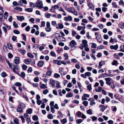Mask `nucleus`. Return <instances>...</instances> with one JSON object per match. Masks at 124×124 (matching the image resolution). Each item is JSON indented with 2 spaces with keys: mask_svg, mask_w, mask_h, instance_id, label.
<instances>
[{
  "mask_svg": "<svg viewBox=\"0 0 124 124\" xmlns=\"http://www.w3.org/2000/svg\"><path fill=\"white\" fill-rule=\"evenodd\" d=\"M36 7L39 9H41L43 8L42 1L41 0H38L36 3Z\"/></svg>",
  "mask_w": 124,
  "mask_h": 124,
  "instance_id": "nucleus-1",
  "label": "nucleus"
},
{
  "mask_svg": "<svg viewBox=\"0 0 124 124\" xmlns=\"http://www.w3.org/2000/svg\"><path fill=\"white\" fill-rule=\"evenodd\" d=\"M76 45V43L75 40H72L70 42L69 46L71 50H73L74 48H76L75 45Z\"/></svg>",
  "mask_w": 124,
  "mask_h": 124,
  "instance_id": "nucleus-2",
  "label": "nucleus"
},
{
  "mask_svg": "<svg viewBox=\"0 0 124 124\" xmlns=\"http://www.w3.org/2000/svg\"><path fill=\"white\" fill-rule=\"evenodd\" d=\"M106 84L108 85H110L112 83L113 84V82L112 79L108 77L105 78Z\"/></svg>",
  "mask_w": 124,
  "mask_h": 124,
  "instance_id": "nucleus-3",
  "label": "nucleus"
},
{
  "mask_svg": "<svg viewBox=\"0 0 124 124\" xmlns=\"http://www.w3.org/2000/svg\"><path fill=\"white\" fill-rule=\"evenodd\" d=\"M13 68H11L12 69V70L16 74H18L19 73L18 72L16 71V70L17 71H18L19 70V66L17 65H14V64H13Z\"/></svg>",
  "mask_w": 124,
  "mask_h": 124,
  "instance_id": "nucleus-4",
  "label": "nucleus"
},
{
  "mask_svg": "<svg viewBox=\"0 0 124 124\" xmlns=\"http://www.w3.org/2000/svg\"><path fill=\"white\" fill-rule=\"evenodd\" d=\"M69 12L72 13L76 16L78 15L77 12L73 7L70 8V11Z\"/></svg>",
  "mask_w": 124,
  "mask_h": 124,
  "instance_id": "nucleus-5",
  "label": "nucleus"
},
{
  "mask_svg": "<svg viewBox=\"0 0 124 124\" xmlns=\"http://www.w3.org/2000/svg\"><path fill=\"white\" fill-rule=\"evenodd\" d=\"M82 44H81V46L84 47H87L88 46L87 44V41L85 40L84 39L82 41Z\"/></svg>",
  "mask_w": 124,
  "mask_h": 124,
  "instance_id": "nucleus-6",
  "label": "nucleus"
},
{
  "mask_svg": "<svg viewBox=\"0 0 124 124\" xmlns=\"http://www.w3.org/2000/svg\"><path fill=\"white\" fill-rule=\"evenodd\" d=\"M110 47L111 49L116 50L118 48V46L117 45H116L115 46L111 45L110 46Z\"/></svg>",
  "mask_w": 124,
  "mask_h": 124,
  "instance_id": "nucleus-7",
  "label": "nucleus"
},
{
  "mask_svg": "<svg viewBox=\"0 0 124 124\" xmlns=\"http://www.w3.org/2000/svg\"><path fill=\"white\" fill-rule=\"evenodd\" d=\"M16 58L14 59L15 63L16 64H18L20 63V59L19 57H16Z\"/></svg>",
  "mask_w": 124,
  "mask_h": 124,
  "instance_id": "nucleus-8",
  "label": "nucleus"
},
{
  "mask_svg": "<svg viewBox=\"0 0 124 124\" xmlns=\"http://www.w3.org/2000/svg\"><path fill=\"white\" fill-rule=\"evenodd\" d=\"M64 28V26L63 24L61 23H59L57 26L56 27V28L57 29H62Z\"/></svg>",
  "mask_w": 124,
  "mask_h": 124,
  "instance_id": "nucleus-9",
  "label": "nucleus"
},
{
  "mask_svg": "<svg viewBox=\"0 0 124 124\" xmlns=\"http://www.w3.org/2000/svg\"><path fill=\"white\" fill-rule=\"evenodd\" d=\"M99 107L100 108V110L102 111H103L105 109L107 108V107L104 106L102 105H100L99 106Z\"/></svg>",
  "mask_w": 124,
  "mask_h": 124,
  "instance_id": "nucleus-10",
  "label": "nucleus"
},
{
  "mask_svg": "<svg viewBox=\"0 0 124 124\" xmlns=\"http://www.w3.org/2000/svg\"><path fill=\"white\" fill-rule=\"evenodd\" d=\"M64 19L66 21H71L72 20V17L70 16H69L68 17H64Z\"/></svg>",
  "mask_w": 124,
  "mask_h": 124,
  "instance_id": "nucleus-11",
  "label": "nucleus"
},
{
  "mask_svg": "<svg viewBox=\"0 0 124 124\" xmlns=\"http://www.w3.org/2000/svg\"><path fill=\"white\" fill-rule=\"evenodd\" d=\"M50 84L52 87H54L55 84V81L52 79H50Z\"/></svg>",
  "mask_w": 124,
  "mask_h": 124,
  "instance_id": "nucleus-12",
  "label": "nucleus"
},
{
  "mask_svg": "<svg viewBox=\"0 0 124 124\" xmlns=\"http://www.w3.org/2000/svg\"><path fill=\"white\" fill-rule=\"evenodd\" d=\"M44 62L42 61H39L38 63V66L39 67H42L44 64Z\"/></svg>",
  "mask_w": 124,
  "mask_h": 124,
  "instance_id": "nucleus-13",
  "label": "nucleus"
},
{
  "mask_svg": "<svg viewBox=\"0 0 124 124\" xmlns=\"http://www.w3.org/2000/svg\"><path fill=\"white\" fill-rule=\"evenodd\" d=\"M105 62L104 61L99 62V69L101 68L102 66V65L105 64Z\"/></svg>",
  "mask_w": 124,
  "mask_h": 124,
  "instance_id": "nucleus-14",
  "label": "nucleus"
},
{
  "mask_svg": "<svg viewBox=\"0 0 124 124\" xmlns=\"http://www.w3.org/2000/svg\"><path fill=\"white\" fill-rule=\"evenodd\" d=\"M86 28L85 26H78L77 27V29L78 30L80 31L81 30H84Z\"/></svg>",
  "mask_w": 124,
  "mask_h": 124,
  "instance_id": "nucleus-15",
  "label": "nucleus"
},
{
  "mask_svg": "<svg viewBox=\"0 0 124 124\" xmlns=\"http://www.w3.org/2000/svg\"><path fill=\"white\" fill-rule=\"evenodd\" d=\"M88 6L90 9L92 10H93L94 9V7L92 3H89L88 4Z\"/></svg>",
  "mask_w": 124,
  "mask_h": 124,
  "instance_id": "nucleus-16",
  "label": "nucleus"
},
{
  "mask_svg": "<svg viewBox=\"0 0 124 124\" xmlns=\"http://www.w3.org/2000/svg\"><path fill=\"white\" fill-rule=\"evenodd\" d=\"M73 93L71 92H69L67 93L66 95V96L67 98L71 97L73 96Z\"/></svg>",
  "mask_w": 124,
  "mask_h": 124,
  "instance_id": "nucleus-17",
  "label": "nucleus"
},
{
  "mask_svg": "<svg viewBox=\"0 0 124 124\" xmlns=\"http://www.w3.org/2000/svg\"><path fill=\"white\" fill-rule=\"evenodd\" d=\"M17 19L18 20L22 21L23 20H24V17L23 16H18Z\"/></svg>",
  "mask_w": 124,
  "mask_h": 124,
  "instance_id": "nucleus-18",
  "label": "nucleus"
},
{
  "mask_svg": "<svg viewBox=\"0 0 124 124\" xmlns=\"http://www.w3.org/2000/svg\"><path fill=\"white\" fill-rule=\"evenodd\" d=\"M21 108L23 109H24L25 108V104L23 103H21L20 104H19L18 105Z\"/></svg>",
  "mask_w": 124,
  "mask_h": 124,
  "instance_id": "nucleus-19",
  "label": "nucleus"
},
{
  "mask_svg": "<svg viewBox=\"0 0 124 124\" xmlns=\"http://www.w3.org/2000/svg\"><path fill=\"white\" fill-rule=\"evenodd\" d=\"M17 111L19 113H22L23 112V109L18 106Z\"/></svg>",
  "mask_w": 124,
  "mask_h": 124,
  "instance_id": "nucleus-20",
  "label": "nucleus"
},
{
  "mask_svg": "<svg viewBox=\"0 0 124 124\" xmlns=\"http://www.w3.org/2000/svg\"><path fill=\"white\" fill-rule=\"evenodd\" d=\"M118 64L117 61L116 60H113L112 63V64L113 65H117Z\"/></svg>",
  "mask_w": 124,
  "mask_h": 124,
  "instance_id": "nucleus-21",
  "label": "nucleus"
},
{
  "mask_svg": "<svg viewBox=\"0 0 124 124\" xmlns=\"http://www.w3.org/2000/svg\"><path fill=\"white\" fill-rule=\"evenodd\" d=\"M86 113L89 115H92L93 114L92 110L91 109H89L86 111Z\"/></svg>",
  "mask_w": 124,
  "mask_h": 124,
  "instance_id": "nucleus-22",
  "label": "nucleus"
},
{
  "mask_svg": "<svg viewBox=\"0 0 124 124\" xmlns=\"http://www.w3.org/2000/svg\"><path fill=\"white\" fill-rule=\"evenodd\" d=\"M63 55L64 57V60H67L69 59V56L67 53H65Z\"/></svg>",
  "mask_w": 124,
  "mask_h": 124,
  "instance_id": "nucleus-23",
  "label": "nucleus"
},
{
  "mask_svg": "<svg viewBox=\"0 0 124 124\" xmlns=\"http://www.w3.org/2000/svg\"><path fill=\"white\" fill-rule=\"evenodd\" d=\"M6 62L7 63L10 68H12L13 64L10 63L9 61L8 60H6Z\"/></svg>",
  "mask_w": 124,
  "mask_h": 124,
  "instance_id": "nucleus-24",
  "label": "nucleus"
},
{
  "mask_svg": "<svg viewBox=\"0 0 124 124\" xmlns=\"http://www.w3.org/2000/svg\"><path fill=\"white\" fill-rule=\"evenodd\" d=\"M63 69L62 68H61L59 69V72L61 73V75L62 76H63L64 75V73L63 71Z\"/></svg>",
  "mask_w": 124,
  "mask_h": 124,
  "instance_id": "nucleus-25",
  "label": "nucleus"
},
{
  "mask_svg": "<svg viewBox=\"0 0 124 124\" xmlns=\"http://www.w3.org/2000/svg\"><path fill=\"white\" fill-rule=\"evenodd\" d=\"M102 90V88L100 87H98V88L95 90V91L97 92H99Z\"/></svg>",
  "mask_w": 124,
  "mask_h": 124,
  "instance_id": "nucleus-26",
  "label": "nucleus"
},
{
  "mask_svg": "<svg viewBox=\"0 0 124 124\" xmlns=\"http://www.w3.org/2000/svg\"><path fill=\"white\" fill-rule=\"evenodd\" d=\"M56 87L57 88H61V86L60 85V82L57 81L56 83Z\"/></svg>",
  "mask_w": 124,
  "mask_h": 124,
  "instance_id": "nucleus-27",
  "label": "nucleus"
},
{
  "mask_svg": "<svg viewBox=\"0 0 124 124\" xmlns=\"http://www.w3.org/2000/svg\"><path fill=\"white\" fill-rule=\"evenodd\" d=\"M120 51L124 52V45H122L120 46Z\"/></svg>",
  "mask_w": 124,
  "mask_h": 124,
  "instance_id": "nucleus-28",
  "label": "nucleus"
},
{
  "mask_svg": "<svg viewBox=\"0 0 124 124\" xmlns=\"http://www.w3.org/2000/svg\"><path fill=\"white\" fill-rule=\"evenodd\" d=\"M51 24L52 25L55 27L56 28V27L58 25L56 23V22L55 21H52Z\"/></svg>",
  "mask_w": 124,
  "mask_h": 124,
  "instance_id": "nucleus-29",
  "label": "nucleus"
},
{
  "mask_svg": "<svg viewBox=\"0 0 124 124\" xmlns=\"http://www.w3.org/2000/svg\"><path fill=\"white\" fill-rule=\"evenodd\" d=\"M51 16V14L48 13H46L45 15V17L47 18H49Z\"/></svg>",
  "mask_w": 124,
  "mask_h": 124,
  "instance_id": "nucleus-30",
  "label": "nucleus"
},
{
  "mask_svg": "<svg viewBox=\"0 0 124 124\" xmlns=\"http://www.w3.org/2000/svg\"><path fill=\"white\" fill-rule=\"evenodd\" d=\"M76 116L78 117H80L82 114L81 113L80 111H78L76 114Z\"/></svg>",
  "mask_w": 124,
  "mask_h": 124,
  "instance_id": "nucleus-31",
  "label": "nucleus"
},
{
  "mask_svg": "<svg viewBox=\"0 0 124 124\" xmlns=\"http://www.w3.org/2000/svg\"><path fill=\"white\" fill-rule=\"evenodd\" d=\"M40 88L41 89H45L47 88L46 85L45 84H42L40 87Z\"/></svg>",
  "mask_w": 124,
  "mask_h": 124,
  "instance_id": "nucleus-32",
  "label": "nucleus"
},
{
  "mask_svg": "<svg viewBox=\"0 0 124 124\" xmlns=\"http://www.w3.org/2000/svg\"><path fill=\"white\" fill-rule=\"evenodd\" d=\"M7 45L8 49H13V47L11 44H7Z\"/></svg>",
  "mask_w": 124,
  "mask_h": 124,
  "instance_id": "nucleus-33",
  "label": "nucleus"
},
{
  "mask_svg": "<svg viewBox=\"0 0 124 124\" xmlns=\"http://www.w3.org/2000/svg\"><path fill=\"white\" fill-rule=\"evenodd\" d=\"M24 62L27 64H29L30 63V61L28 59H26L24 60Z\"/></svg>",
  "mask_w": 124,
  "mask_h": 124,
  "instance_id": "nucleus-34",
  "label": "nucleus"
},
{
  "mask_svg": "<svg viewBox=\"0 0 124 124\" xmlns=\"http://www.w3.org/2000/svg\"><path fill=\"white\" fill-rule=\"evenodd\" d=\"M15 85L17 86H22V84L21 83L19 82H16L15 83Z\"/></svg>",
  "mask_w": 124,
  "mask_h": 124,
  "instance_id": "nucleus-35",
  "label": "nucleus"
},
{
  "mask_svg": "<svg viewBox=\"0 0 124 124\" xmlns=\"http://www.w3.org/2000/svg\"><path fill=\"white\" fill-rule=\"evenodd\" d=\"M19 76L22 78H23L25 76V74L23 72H22L21 73V74H19Z\"/></svg>",
  "mask_w": 124,
  "mask_h": 124,
  "instance_id": "nucleus-36",
  "label": "nucleus"
},
{
  "mask_svg": "<svg viewBox=\"0 0 124 124\" xmlns=\"http://www.w3.org/2000/svg\"><path fill=\"white\" fill-rule=\"evenodd\" d=\"M13 25L15 28H17L18 27V25L16 23L15 21H14L13 22Z\"/></svg>",
  "mask_w": 124,
  "mask_h": 124,
  "instance_id": "nucleus-37",
  "label": "nucleus"
},
{
  "mask_svg": "<svg viewBox=\"0 0 124 124\" xmlns=\"http://www.w3.org/2000/svg\"><path fill=\"white\" fill-rule=\"evenodd\" d=\"M60 76V75L56 73H54V77L56 78H59Z\"/></svg>",
  "mask_w": 124,
  "mask_h": 124,
  "instance_id": "nucleus-38",
  "label": "nucleus"
},
{
  "mask_svg": "<svg viewBox=\"0 0 124 124\" xmlns=\"http://www.w3.org/2000/svg\"><path fill=\"white\" fill-rule=\"evenodd\" d=\"M14 122L16 124H19L18 120L17 118H15L14 119Z\"/></svg>",
  "mask_w": 124,
  "mask_h": 124,
  "instance_id": "nucleus-39",
  "label": "nucleus"
},
{
  "mask_svg": "<svg viewBox=\"0 0 124 124\" xmlns=\"http://www.w3.org/2000/svg\"><path fill=\"white\" fill-rule=\"evenodd\" d=\"M119 27L122 29H124V23L122 24H119L118 25Z\"/></svg>",
  "mask_w": 124,
  "mask_h": 124,
  "instance_id": "nucleus-40",
  "label": "nucleus"
},
{
  "mask_svg": "<svg viewBox=\"0 0 124 124\" xmlns=\"http://www.w3.org/2000/svg\"><path fill=\"white\" fill-rule=\"evenodd\" d=\"M3 49L4 51L6 53H7L8 52V49L6 46L4 45L3 46Z\"/></svg>",
  "mask_w": 124,
  "mask_h": 124,
  "instance_id": "nucleus-41",
  "label": "nucleus"
},
{
  "mask_svg": "<svg viewBox=\"0 0 124 124\" xmlns=\"http://www.w3.org/2000/svg\"><path fill=\"white\" fill-rule=\"evenodd\" d=\"M52 72L50 70H49L47 71L46 74L47 76H50L52 74Z\"/></svg>",
  "mask_w": 124,
  "mask_h": 124,
  "instance_id": "nucleus-42",
  "label": "nucleus"
},
{
  "mask_svg": "<svg viewBox=\"0 0 124 124\" xmlns=\"http://www.w3.org/2000/svg\"><path fill=\"white\" fill-rule=\"evenodd\" d=\"M49 90L47 89H46L43 91V93L44 94H46L47 93L49 92Z\"/></svg>",
  "mask_w": 124,
  "mask_h": 124,
  "instance_id": "nucleus-43",
  "label": "nucleus"
},
{
  "mask_svg": "<svg viewBox=\"0 0 124 124\" xmlns=\"http://www.w3.org/2000/svg\"><path fill=\"white\" fill-rule=\"evenodd\" d=\"M1 76L3 78H4L6 76L7 74L5 72H2L1 74Z\"/></svg>",
  "mask_w": 124,
  "mask_h": 124,
  "instance_id": "nucleus-44",
  "label": "nucleus"
},
{
  "mask_svg": "<svg viewBox=\"0 0 124 124\" xmlns=\"http://www.w3.org/2000/svg\"><path fill=\"white\" fill-rule=\"evenodd\" d=\"M99 36H96V38L99 42L101 43L102 42V41L101 39L100 38H99Z\"/></svg>",
  "mask_w": 124,
  "mask_h": 124,
  "instance_id": "nucleus-45",
  "label": "nucleus"
},
{
  "mask_svg": "<svg viewBox=\"0 0 124 124\" xmlns=\"http://www.w3.org/2000/svg\"><path fill=\"white\" fill-rule=\"evenodd\" d=\"M88 103V102L87 101H84L83 102V104H84V105L85 106H87Z\"/></svg>",
  "mask_w": 124,
  "mask_h": 124,
  "instance_id": "nucleus-46",
  "label": "nucleus"
},
{
  "mask_svg": "<svg viewBox=\"0 0 124 124\" xmlns=\"http://www.w3.org/2000/svg\"><path fill=\"white\" fill-rule=\"evenodd\" d=\"M112 5L113 7L114 8H117V6L115 2H114L112 3Z\"/></svg>",
  "mask_w": 124,
  "mask_h": 124,
  "instance_id": "nucleus-47",
  "label": "nucleus"
},
{
  "mask_svg": "<svg viewBox=\"0 0 124 124\" xmlns=\"http://www.w3.org/2000/svg\"><path fill=\"white\" fill-rule=\"evenodd\" d=\"M51 28L50 27H47L45 28L46 31L47 32L50 31L51 30Z\"/></svg>",
  "mask_w": 124,
  "mask_h": 124,
  "instance_id": "nucleus-48",
  "label": "nucleus"
},
{
  "mask_svg": "<svg viewBox=\"0 0 124 124\" xmlns=\"http://www.w3.org/2000/svg\"><path fill=\"white\" fill-rule=\"evenodd\" d=\"M87 89L89 91L91 90H92L91 85V84H89L87 86Z\"/></svg>",
  "mask_w": 124,
  "mask_h": 124,
  "instance_id": "nucleus-49",
  "label": "nucleus"
},
{
  "mask_svg": "<svg viewBox=\"0 0 124 124\" xmlns=\"http://www.w3.org/2000/svg\"><path fill=\"white\" fill-rule=\"evenodd\" d=\"M22 68L23 70H26L27 68V66L24 64H23L22 66Z\"/></svg>",
  "mask_w": 124,
  "mask_h": 124,
  "instance_id": "nucleus-50",
  "label": "nucleus"
},
{
  "mask_svg": "<svg viewBox=\"0 0 124 124\" xmlns=\"http://www.w3.org/2000/svg\"><path fill=\"white\" fill-rule=\"evenodd\" d=\"M3 8L0 6V15L3 14Z\"/></svg>",
  "mask_w": 124,
  "mask_h": 124,
  "instance_id": "nucleus-51",
  "label": "nucleus"
},
{
  "mask_svg": "<svg viewBox=\"0 0 124 124\" xmlns=\"http://www.w3.org/2000/svg\"><path fill=\"white\" fill-rule=\"evenodd\" d=\"M67 122V120L66 118H64L61 121V123L63 124Z\"/></svg>",
  "mask_w": 124,
  "mask_h": 124,
  "instance_id": "nucleus-52",
  "label": "nucleus"
},
{
  "mask_svg": "<svg viewBox=\"0 0 124 124\" xmlns=\"http://www.w3.org/2000/svg\"><path fill=\"white\" fill-rule=\"evenodd\" d=\"M15 9L16 10H17L19 11H21L22 10V8L20 7H16L15 8Z\"/></svg>",
  "mask_w": 124,
  "mask_h": 124,
  "instance_id": "nucleus-53",
  "label": "nucleus"
},
{
  "mask_svg": "<svg viewBox=\"0 0 124 124\" xmlns=\"http://www.w3.org/2000/svg\"><path fill=\"white\" fill-rule=\"evenodd\" d=\"M38 118V116L37 115H34L32 117V119L34 120H37Z\"/></svg>",
  "mask_w": 124,
  "mask_h": 124,
  "instance_id": "nucleus-54",
  "label": "nucleus"
},
{
  "mask_svg": "<svg viewBox=\"0 0 124 124\" xmlns=\"http://www.w3.org/2000/svg\"><path fill=\"white\" fill-rule=\"evenodd\" d=\"M96 44L94 43H92L91 47L93 48H95L96 46Z\"/></svg>",
  "mask_w": 124,
  "mask_h": 124,
  "instance_id": "nucleus-55",
  "label": "nucleus"
},
{
  "mask_svg": "<svg viewBox=\"0 0 124 124\" xmlns=\"http://www.w3.org/2000/svg\"><path fill=\"white\" fill-rule=\"evenodd\" d=\"M82 121V120L81 119H77L76 120V122L78 124L81 123Z\"/></svg>",
  "mask_w": 124,
  "mask_h": 124,
  "instance_id": "nucleus-56",
  "label": "nucleus"
},
{
  "mask_svg": "<svg viewBox=\"0 0 124 124\" xmlns=\"http://www.w3.org/2000/svg\"><path fill=\"white\" fill-rule=\"evenodd\" d=\"M30 26H28L26 27L25 30L26 31L28 32L30 30Z\"/></svg>",
  "mask_w": 124,
  "mask_h": 124,
  "instance_id": "nucleus-57",
  "label": "nucleus"
},
{
  "mask_svg": "<svg viewBox=\"0 0 124 124\" xmlns=\"http://www.w3.org/2000/svg\"><path fill=\"white\" fill-rule=\"evenodd\" d=\"M59 6L57 5H55L53 6L55 10H56L57 9H59Z\"/></svg>",
  "mask_w": 124,
  "mask_h": 124,
  "instance_id": "nucleus-58",
  "label": "nucleus"
},
{
  "mask_svg": "<svg viewBox=\"0 0 124 124\" xmlns=\"http://www.w3.org/2000/svg\"><path fill=\"white\" fill-rule=\"evenodd\" d=\"M27 113L30 114H31V108H30L27 110L26 111Z\"/></svg>",
  "mask_w": 124,
  "mask_h": 124,
  "instance_id": "nucleus-59",
  "label": "nucleus"
},
{
  "mask_svg": "<svg viewBox=\"0 0 124 124\" xmlns=\"http://www.w3.org/2000/svg\"><path fill=\"white\" fill-rule=\"evenodd\" d=\"M20 117L22 120V123H24L25 122V119L23 116H20Z\"/></svg>",
  "mask_w": 124,
  "mask_h": 124,
  "instance_id": "nucleus-60",
  "label": "nucleus"
},
{
  "mask_svg": "<svg viewBox=\"0 0 124 124\" xmlns=\"http://www.w3.org/2000/svg\"><path fill=\"white\" fill-rule=\"evenodd\" d=\"M13 32L14 33L16 34H18L20 33L19 31L18 30H14Z\"/></svg>",
  "mask_w": 124,
  "mask_h": 124,
  "instance_id": "nucleus-61",
  "label": "nucleus"
},
{
  "mask_svg": "<svg viewBox=\"0 0 124 124\" xmlns=\"http://www.w3.org/2000/svg\"><path fill=\"white\" fill-rule=\"evenodd\" d=\"M47 117L49 119H52L53 118L52 115L50 114L48 115Z\"/></svg>",
  "mask_w": 124,
  "mask_h": 124,
  "instance_id": "nucleus-62",
  "label": "nucleus"
},
{
  "mask_svg": "<svg viewBox=\"0 0 124 124\" xmlns=\"http://www.w3.org/2000/svg\"><path fill=\"white\" fill-rule=\"evenodd\" d=\"M39 78L38 77H36L34 78V81L35 82H38L39 81Z\"/></svg>",
  "mask_w": 124,
  "mask_h": 124,
  "instance_id": "nucleus-63",
  "label": "nucleus"
},
{
  "mask_svg": "<svg viewBox=\"0 0 124 124\" xmlns=\"http://www.w3.org/2000/svg\"><path fill=\"white\" fill-rule=\"evenodd\" d=\"M120 83L122 85H124V78H123L120 81Z\"/></svg>",
  "mask_w": 124,
  "mask_h": 124,
  "instance_id": "nucleus-64",
  "label": "nucleus"
}]
</instances>
